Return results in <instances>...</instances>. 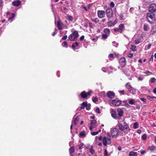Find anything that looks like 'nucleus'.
Segmentation results:
<instances>
[{
	"mask_svg": "<svg viewBox=\"0 0 156 156\" xmlns=\"http://www.w3.org/2000/svg\"><path fill=\"white\" fill-rule=\"evenodd\" d=\"M138 124L137 122L134 123L133 124V128L134 129H136L138 127Z\"/></svg>",
	"mask_w": 156,
	"mask_h": 156,
	"instance_id": "473e14b6",
	"label": "nucleus"
},
{
	"mask_svg": "<svg viewBox=\"0 0 156 156\" xmlns=\"http://www.w3.org/2000/svg\"><path fill=\"white\" fill-rule=\"evenodd\" d=\"M98 133V132H92L91 133V134L93 136H95L97 135Z\"/></svg>",
	"mask_w": 156,
	"mask_h": 156,
	"instance_id": "de8ad7c7",
	"label": "nucleus"
},
{
	"mask_svg": "<svg viewBox=\"0 0 156 156\" xmlns=\"http://www.w3.org/2000/svg\"><path fill=\"white\" fill-rule=\"evenodd\" d=\"M91 20L96 24L99 21V20L98 18L95 19H91Z\"/></svg>",
	"mask_w": 156,
	"mask_h": 156,
	"instance_id": "cd10ccee",
	"label": "nucleus"
},
{
	"mask_svg": "<svg viewBox=\"0 0 156 156\" xmlns=\"http://www.w3.org/2000/svg\"><path fill=\"white\" fill-rule=\"evenodd\" d=\"M147 26L144 24V30H145V31H146L147 30Z\"/></svg>",
	"mask_w": 156,
	"mask_h": 156,
	"instance_id": "603ef678",
	"label": "nucleus"
},
{
	"mask_svg": "<svg viewBox=\"0 0 156 156\" xmlns=\"http://www.w3.org/2000/svg\"><path fill=\"white\" fill-rule=\"evenodd\" d=\"M84 145L83 143H80V144L79 145V148L80 149H81L83 148V146Z\"/></svg>",
	"mask_w": 156,
	"mask_h": 156,
	"instance_id": "79ce46f5",
	"label": "nucleus"
},
{
	"mask_svg": "<svg viewBox=\"0 0 156 156\" xmlns=\"http://www.w3.org/2000/svg\"><path fill=\"white\" fill-rule=\"evenodd\" d=\"M84 36H83V35H82V36H81L80 37V41L83 40L84 39Z\"/></svg>",
	"mask_w": 156,
	"mask_h": 156,
	"instance_id": "0e129e2a",
	"label": "nucleus"
},
{
	"mask_svg": "<svg viewBox=\"0 0 156 156\" xmlns=\"http://www.w3.org/2000/svg\"><path fill=\"white\" fill-rule=\"evenodd\" d=\"M140 99L141 101H143L144 103H145L146 102V99L145 98H140Z\"/></svg>",
	"mask_w": 156,
	"mask_h": 156,
	"instance_id": "3c124183",
	"label": "nucleus"
},
{
	"mask_svg": "<svg viewBox=\"0 0 156 156\" xmlns=\"http://www.w3.org/2000/svg\"><path fill=\"white\" fill-rule=\"evenodd\" d=\"M75 147L74 146L71 147L69 149L70 153H73L74 151Z\"/></svg>",
	"mask_w": 156,
	"mask_h": 156,
	"instance_id": "bb28decb",
	"label": "nucleus"
},
{
	"mask_svg": "<svg viewBox=\"0 0 156 156\" xmlns=\"http://www.w3.org/2000/svg\"><path fill=\"white\" fill-rule=\"evenodd\" d=\"M111 115L113 118L115 119H118V117L117 116L116 112L113 110L111 112Z\"/></svg>",
	"mask_w": 156,
	"mask_h": 156,
	"instance_id": "2eb2a0df",
	"label": "nucleus"
},
{
	"mask_svg": "<svg viewBox=\"0 0 156 156\" xmlns=\"http://www.w3.org/2000/svg\"><path fill=\"white\" fill-rule=\"evenodd\" d=\"M96 121L95 120H91V125H93L94 124L96 123Z\"/></svg>",
	"mask_w": 156,
	"mask_h": 156,
	"instance_id": "49530a36",
	"label": "nucleus"
},
{
	"mask_svg": "<svg viewBox=\"0 0 156 156\" xmlns=\"http://www.w3.org/2000/svg\"><path fill=\"white\" fill-rule=\"evenodd\" d=\"M96 139L97 140H101L102 139V136H100L99 137H96Z\"/></svg>",
	"mask_w": 156,
	"mask_h": 156,
	"instance_id": "a18cd8bd",
	"label": "nucleus"
},
{
	"mask_svg": "<svg viewBox=\"0 0 156 156\" xmlns=\"http://www.w3.org/2000/svg\"><path fill=\"white\" fill-rule=\"evenodd\" d=\"M135 102L133 99H131L129 101V103L130 105H134Z\"/></svg>",
	"mask_w": 156,
	"mask_h": 156,
	"instance_id": "393cba45",
	"label": "nucleus"
},
{
	"mask_svg": "<svg viewBox=\"0 0 156 156\" xmlns=\"http://www.w3.org/2000/svg\"><path fill=\"white\" fill-rule=\"evenodd\" d=\"M149 11L151 13H153L156 11V5L154 3L151 4L148 8Z\"/></svg>",
	"mask_w": 156,
	"mask_h": 156,
	"instance_id": "0eeeda50",
	"label": "nucleus"
},
{
	"mask_svg": "<svg viewBox=\"0 0 156 156\" xmlns=\"http://www.w3.org/2000/svg\"><path fill=\"white\" fill-rule=\"evenodd\" d=\"M79 43L77 42H76L75 43H73L72 45V48L75 51V48L77 47L79 45Z\"/></svg>",
	"mask_w": 156,
	"mask_h": 156,
	"instance_id": "a211bd4d",
	"label": "nucleus"
},
{
	"mask_svg": "<svg viewBox=\"0 0 156 156\" xmlns=\"http://www.w3.org/2000/svg\"><path fill=\"white\" fill-rule=\"evenodd\" d=\"M106 13L108 18V20L110 18H111L113 17V12L111 8H108L106 11Z\"/></svg>",
	"mask_w": 156,
	"mask_h": 156,
	"instance_id": "423d86ee",
	"label": "nucleus"
},
{
	"mask_svg": "<svg viewBox=\"0 0 156 156\" xmlns=\"http://www.w3.org/2000/svg\"><path fill=\"white\" fill-rule=\"evenodd\" d=\"M103 32L106 34H109L110 33V30L108 28H105L103 30Z\"/></svg>",
	"mask_w": 156,
	"mask_h": 156,
	"instance_id": "4be33fe9",
	"label": "nucleus"
},
{
	"mask_svg": "<svg viewBox=\"0 0 156 156\" xmlns=\"http://www.w3.org/2000/svg\"><path fill=\"white\" fill-rule=\"evenodd\" d=\"M78 32L76 30L73 31L68 37L69 39L71 41H75L78 37Z\"/></svg>",
	"mask_w": 156,
	"mask_h": 156,
	"instance_id": "7ed1b4c3",
	"label": "nucleus"
},
{
	"mask_svg": "<svg viewBox=\"0 0 156 156\" xmlns=\"http://www.w3.org/2000/svg\"><path fill=\"white\" fill-rule=\"evenodd\" d=\"M67 35H65L62 37V39L63 40H65L67 39Z\"/></svg>",
	"mask_w": 156,
	"mask_h": 156,
	"instance_id": "864d4df0",
	"label": "nucleus"
},
{
	"mask_svg": "<svg viewBox=\"0 0 156 156\" xmlns=\"http://www.w3.org/2000/svg\"><path fill=\"white\" fill-rule=\"evenodd\" d=\"M150 81L152 83H154L156 81V79L154 78H151Z\"/></svg>",
	"mask_w": 156,
	"mask_h": 156,
	"instance_id": "58836bf2",
	"label": "nucleus"
},
{
	"mask_svg": "<svg viewBox=\"0 0 156 156\" xmlns=\"http://www.w3.org/2000/svg\"><path fill=\"white\" fill-rule=\"evenodd\" d=\"M68 43L66 41H64L62 44V46L65 48H67L68 46Z\"/></svg>",
	"mask_w": 156,
	"mask_h": 156,
	"instance_id": "aec40b11",
	"label": "nucleus"
},
{
	"mask_svg": "<svg viewBox=\"0 0 156 156\" xmlns=\"http://www.w3.org/2000/svg\"><path fill=\"white\" fill-rule=\"evenodd\" d=\"M90 104H87V105L86 106V109L88 110L90 109Z\"/></svg>",
	"mask_w": 156,
	"mask_h": 156,
	"instance_id": "a19ab883",
	"label": "nucleus"
},
{
	"mask_svg": "<svg viewBox=\"0 0 156 156\" xmlns=\"http://www.w3.org/2000/svg\"><path fill=\"white\" fill-rule=\"evenodd\" d=\"M15 16V14L14 13L12 14V16L9 18L8 21H9L10 22H12L13 20L12 19Z\"/></svg>",
	"mask_w": 156,
	"mask_h": 156,
	"instance_id": "b1692460",
	"label": "nucleus"
},
{
	"mask_svg": "<svg viewBox=\"0 0 156 156\" xmlns=\"http://www.w3.org/2000/svg\"><path fill=\"white\" fill-rule=\"evenodd\" d=\"M144 73L145 74L147 75H150L149 73H150L151 74H153L152 73L150 72L149 71H147L145 72H144Z\"/></svg>",
	"mask_w": 156,
	"mask_h": 156,
	"instance_id": "37998d69",
	"label": "nucleus"
},
{
	"mask_svg": "<svg viewBox=\"0 0 156 156\" xmlns=\"http://www.w3.org/2000/svg\"><path fill=\"white\" fill-rule=\"evenodd\" d=\"M129 91H130L131 93H132L133 94H135L136 93L135 90L133 88L131 90H129Z\"/></svg>",
	"mask_w": 156,
	"mask_h": 156,
	"instance_id": "e433bc0d",
	"label": "nucleus"
},
{
	"mask_svg": "<svg viewBox=\"0 0 156 156\" xmlns=\"http://www.w3.org/2000/svg\"><path fill=\"white\" fill-rule=\"evenodd\" d=\"M94 24L91 23H89V27L91 28H93Z\"/></svg>",
	"mask_w": 156,
	"mask_h": 156,
	"instance_id": "5fc2aeb1",
	"label": "nucleus"
},
{
	"mask_svg": "<svg viewBox=\"0 0 156 156\" xmlns=\"http://www.w3.org/2000/svg\"><path fill=\"white\" fill-rule=\"evenodd\" d=\"M138 79L139 80L142 81L143 79V78L141 76H139L137 77Z\"/></svg>",
	"mask_w": 156,
	"mask_h": 156,
	"instance_id": "4d7b16f0",
	"label": "nucleus"
},
{
	"mask_svg": "<svg viewBox=\"0 0 156 156\" xmlns=\"http://www.w3.org/2000/svg\"><path fill=\"white\" fill-rule=\"evenodd\" d=\"M126 87L129 91L131 90L133 88L130 85V83H128L126 84Z\"/></svg>",
	"mask_w": 156,
	"mask_h": 156,
	"instance_id": "f3484780",
	"label": "nucleus"
},
{
	"mask_svg": "<svg viewBox=\"0 0 156 156\" xmlns=\"http://www.w3.org/2000/svg\"><path fill=\"white\" fill-rule=\"evenodd\" d=\"M114 30L115 32H117V31L120 32V30H119V28H115V29H114Z\"/></svg>",
	"mask_w": 156,
	"mask_h": 156,
	"instance_id": "680f3d73",
	"label": "nucleus"
},
{
	"mask_svg": "<svg viewBox=\"0 0 156 156\" xmlns=\"http://www.w3.org/2000/svg\"><path fill=\"white\" fill-rule=\"evenodd\" d=\"M129 156H137V154L136 152L131 151L129 153Z\"/></svg>",
	"mask_w": 156,
	"mask_h": 156,
	"instance_id": "412c9836",
	"label": "nucleus"
},
{
	"mask_svg": "<svg viewBox=\"0 0 156 156\" xmlns=\"http://www.w3.org/2000/svg\"><path fill=\"white\" fill-rule=\"evenodd\" d=\"M107 95L108 98L112 99L114 97L115 94L112 91H109L108 92Z\"/></svg>",
	"mask_w": 156,
	"mask_h": 156,
	"instance_id": "f8f14e48",
	"label": "nucleus"
},
{
	"mask_svg": "<svg viewBox=\"0 0 156 156\" xmlns=\"http://www.w3.org/2000/svg\"><path fill=\"white\" fill-rule=\"evenodd\" d=\"M82 8H83L86 11H87L88 10L87 9V8H86V6H85L83 5L82 6Z\"/></svg>",
	"mask_w": 156,
	"mask_h": 156,
	"instance_id": "e2e57ef3",
	"label": "nucleus"
},
{
	"mask_svg": "<svg viewBox=\"0 0 156 156\" xmlns=\"http://www.w3.org/2000/svg\"><path fill=\"white\" fill-rule=\"evenodd\" d=\"M147 137V135L145 134H143L142 136L141 139L143 140H145L146 139Z\"/></svg>",
	"mask_w": 156,
	"mask_h": 156,
	"instance_id": "7c9ffc66",
	"label": "nucleus"
},
{
	"mask_svg": "<svg viewBox=\"0 0 156 156\" xmlns=\"http://www.w3.org/2000/svg\"><path fill=\"white\" fill-rule=\"evenodd\" d=\"M79 118L78 116L76 117L74 119V123L75 125H76L77 124V122L79 121Z\"/></svg>",
	"mask_w": 156,
	"mask_h": 156,
	"instance_id": "5701e85b",
	"label": "nucleus"
},
{
	"mask_svg": "<svg viewBox=\"0 0 156 156\" xmlns=\"http://www.w3.org/2000/svg\"><path fill=\"white\" fill-rule=\"evenodd\" d=\"M153 30V29H152L150 32V33L151 34H154V33H156V30Z\"/></svg>",
	"mask_w": 156,
	"mask_h": 156,
	"instance_id": "6e6d98bb",
	"label": "nucleus"
},
{
	"mask_svg": "<svg viewBox=\"0 0 156 156\" xmlns=\"http://www.w3.org/2000/svg\"><path fill=\"white\" fill-rule=\"evenodd\" d=\"M119 62L122 66H124L126 64L125 58L124 57L121 58L119 60Z\"/></svg>",
	"mask_w": 156,
	"mask_h": 156,
	"instance_id": "9d476101",
	"label": "nucleus"
},
{
	"mask_svg": "<svg viewBox=\"0 0 156 156\" xmlns=\"http://www.w3.org/2000/svg\"><path fill=\"white\" fill-rule=\"evenodd\" d=\"M127 56H128V57H129L130 58H131L133 56V54H131V53H129L127 55Z\"/></svg>",
	"mask_w": 156,
	"mask_h": 156,
	"instance_id": "13d9d810",
	"label": "nucleus"
},
{
	"mask_svg": "<svg viewBox=\"0 0 156 156\" xmlns=\"http://www.w3.org/2000/svg\"><path fill=\"white\" fill-rule=\"evenodd\" d=\"M147 19L148 22L151 24L155 20V15L153 13H148L147 15Z\"/></svg>",
	"mask_w": 156,
	"mask_h": 156,
	"instance_id": "20e7f679",
	"label": "nucleus"
},
{
	"mask_svg": "<svg viewBox=\"0 0 156 156\" xmlns=\"http://www.w3.org/2000/svg\"><path fill=\"white\" fill-rule=\"evenodd\" d=\"M121 101L118 99H116L112 100V104L113 105L118 106L119 105L121 104Z\"/></svg>",
	"mask_w": 156,
	"mask_h": 156,
	"instance_id": "1a4fd4ad",
	"label": "nucleus"
},
{
	"mask_svg": "<svg viewBox=\"0 0 156 156\" xmlns=\"http://www.w3.org/2000/svg\"><path fill=\"white\" fill-rule=\"evenodd\" d=\"M135 44H138L140 42V41L139 40H136L135 41Z\"/></svg>",
	"mask_w": 156,
	"mask_h": 156,
	"instance_id": "774afa93",
	"label": "nucleus"
},
{
	"mask_svg": "<svg viewBox=\"0 0 156 156\" xmlns=\"http://www.w3.org/2000/svg\"><path fill=\"white\" fill-rule=\"evenodd\" d=\"M92 101L94 102H97L98 101V98L97 97H93L92 98Z\"/></svg>",
	"mask_w": 156,
	"mask_h": 156,
	"instance_id": "4c0bfd02",
	"label": "nucleus"
},
{
	"mask_svg": "<svg viewBox=\"0 0 156 156\" xmlns=\"http://www.w3.org/2000/svg\"><path fill=\"white\" fill-rule=\"evenodd\" d=\"M57 25L58 28L59 30H61L62 29L63 24L60 21H58Z\"/></svg>",
	"mask_w": 156,
	"mask_h": 156,
	"instance_id": "4468645a",
	"label": "nucleus"
},
{
	"mask_svg": "<svg viewBox=\"0 0 156 156\" xmlns=\"http://www.w3.org/2000/svg\"><path fill=\"white\" fill-rule=\"evenodd\" d=\"M148 99L150 101H152L154 98H156V97L154 96L151 97L150 96H147Z\"/></svg>",
	"mask_w": 156,
	"mask_h": 156,
	"instance_id": "2f4dec72",
	"label": "nucleus"
},
{
	"mask_svg": "<svg viewBox=\"0 0 156 156\" xmlns=\"http://www.w3.org/2000/svg\"><path fill=\"white\" fill-rule=\"evenodd\" d=\"M117 112L118 113V115L119 116V117L118 119H119L121 117H122L123 115V111L121 108H118L117 109Z\"/></svg>",
	"mask_w": 156,
	"mask_h": 156,
	"instance_id": "9b49d317",
	"label": "nucleus"
},
{
	"mask_svg": "<svg viewBox=\"0 0 156 156\" xmlns=\"http://www.w3.org/2000/svg\"><path fill=\"white\" fill-rule=\"evenodd\" d=\"M105 12L103 10H99L98 12V15L99 18H104L105 16Z\"/></svg>",
	"mask_w": 156,
	"mask_h": 156,
	"instance_id": "6e6552de",
	"label": "nucleus"
},
{
	"mask_svg": "<svg viewBox=\"0 0 156 156\" xmlns=\"http://www.w3.org/2000/svg\"><path fill=\"white\" fill-rule=\"evenodd\" d=\"M108 37V34H102V37L104 39H106Z\"/></svg>",
	"mask_w": 156,
	"mask_h": 156,
	"instance_id": "f704fd0d",
	"label": "nucleus"
},
{
	"mask_svg": "<svg viewBox=\"0 0 156 156\" xmlns=\"http://www.w3.org/2000/svg\"><path fill=\"white\" fill-rule=\"evenodd\" d=\"M87 101L83 102L81 104V105L82 106H83L84 107H86L87 104Z\"/></svg>",
	"mask_w": 156,
	"mask_h": 156,
	"instance_id": "ea45409f",
	"label": "nucleus"
},
{
	"mask_svg": "<svg viewBox=\"0 0 156 156\" xmlns=\"http://www.w3.org/2000/svg\"><path fill=\"white\" fill-rule=\"evenodd\" d=\"M118 126L119 130L123 133V135L127 133L130 130L129 125L126 122H124L123 124L118 123Z\"/></svg>",
	"mask_w": 156,
	"mask_h": 156,
	"instance_id": "f257e3e1",
	"label": "nucleus"
},
{
	"mask_svg": "<svg viewBox=\"0 0 156 156\" xmlns=\"http://www.w3.org/2000/svg\"><path fill=\"white\" fill-rule=\"evenodd\" d=\"M108 24L109 26L111 27L112 26H114L115 24V23L113 24L112 21H109L108 22Z\"/></svg>",
	"mask_w": 156,
	"mask_h": 156,
	"instance_id": "c756f323",
	"label": "nucleus"
},
{
	"mask_svg": "<svg viewBox=\"0 0 156 156\" xmlns=\"http://www.w3.org/2000/svg\"><path fill=\"white\" fill-rule=\"evenodd\" d=\"M104 156H109L107 151V149H105L104 151Z\"/></svg>",
	"mask_w": 156,
	"mask_h": 156,
	"instance_id": "c03bdc74",
	"label": "nucleus"
},
{
	"mask_svg": "<svg viewBox=\"0 0 156 156\" xmlns=\"http://www.w3.org/2000/svg\"><path fill=\"white\" fill-rule=\"evenodd\" d=\"M96 112L98 113H100L101 112L99 108H97L96 109Z\"/></svg>",
	"mask_w": 156,
	"mask_h": 156,
	"instance_id": "09e8293b",
	"label": "nucleus"
},
{
	"mask_svg": "<svg viewBox=\"0 0 156 156\" xmlns=\"http://www.w3.org/2000/svg\"><path fill=\"white\" fill-rule=\"evenodd\" d=\"M140 152L141 155H143L146 153L145 151L143 150H140Z\"/></svg>",
	"mask_w": 156,
	"mask_h": 156,
	"instance_id": "8fccbe9b",
	"label": "nucleus"
},
{
	"mask_svg": "<svg viewBox=\"0 0 156 156\" xmlns=\"http://www.w3.org/2000/svg\"><path fill=\"white\" fill-rule=\"evenodd\" d=\"M86 136V134L84 132H81L80 134V137H85Z\"/></svg>",
	"mask_w": 156,
	"mask_h": 156,
	"instance_id": "c85d7f7f",
	"label": "nucleus"
},
{
	"mask_svg": "<svg viewBox=\"0 0 156 156\" xmlns=\"http://www.w3.org/2000/svg\"><path fill=\"white\" fill-rule=\"evenodd\" d=\"M110 5L111 7H113L115 5V4L113 2H111L110 4Z\"/></svg>",
	"mask_w": 156,
	"mask_h": 156,
	"instance_id": "bf43d9fd",
	"label": "nucleus"
},
{
	"mask_svg": "<svg viewBox=\"0 0 156 156\" xmlns=\"http://www.w3.org/2000/svg\"><path fill=\"white\" fill-rule=\"evenodd\" d=\"M92 93L91 91H89L87 93V96H90L91 93Z\"/></svg>",
	"mask_w": 156,
	"mask_h": 156,
	"instance_id": "69168bd1",
	"label": "nucleus"
},
{
	"mask_svg": "<svg viewBox=\"0 0 156 156\" xmlns=\"http://www.w3.org/2000/svg\"><path fill=\"white\" fill-rule=\"evenodd\" d=\"M95 126H94L92 125L89 127L90 129V130H92L93 128L95 127Z\"/></svg>",
	"mask_w": 156,
	"mask_h": 156,
	"instance_id": "338daca9",
	"label": "nucleus"
},
{
	"mask_svg": "<svg viewBox=\"0 0 156 156\" xmlns=\"http://www.w3.org/2000/svg\"><path fill=\"white\" fill-rule=\"evenodd\" d=\"M94 150L92 148H90V152L92 154H93L94 152Z\"/></svg>",
	"mask_w": 156,
	"mask_h": 156,
	"instance_id": "052dcab7",
	"label": "nucleus"
},
{
	"mask_svg": "<svg viewBox=\"0 0 156 156\" xmlns=\"http://www.w3.org/2000/svg\"><path fill=\"white\" fill-rule=\"evenodd\" d=\"M103 145L105 146H106L107 144H111V142L110 136H109L107 137H104L103 138Z\"/></svg>",
	"mask_w": 156,
	"mask_h": 156,
	"instance_id": "39448f33",
	"label": "nucleus"
},
{
	"mask_svg": "<svg viewBox=\"0 0 156 156\" xmlns=\"http://www.w3.org/2000/svg\"><path fill=\"white\" fill-rule=\"evenodd\" d=\"M155 147L154 145L150 146L148 147L149 149L151 151L155 150Z\"/></svg>",
	"mask_w": 156,
	"mask_h": 156,
	"instance_id": "a878e982",
	"label": "nucleus"
},
{
	"mask_svg": "<svg viewBox=\"0 0 156 156\" xmlns=\"http://www.w3.org/2000/svg\"><path fill=\"white\" fill-rule=\"evenodd\" d=\"M136 47L134 45H132L131 49L133 51H135L136 50Z\"/></svg>",
	"mask_w": 156,
	"mask_h": 156,
	"instance_id": "72a5a7b5",
	"label": "nucleus"
},
{
	"mask_svg": "<svg viewBox=\"0 0 156 156\" xmlns=\"http://www.w3.org/2000/svg\"><path fill=\"white\" fill-rule=\"evenodd\" d=\"M81 96L82 98H86L87 97V92L85 91L82 92L81 93Z\"/></svg>",
	"mask_w": 156,
	"mask_h": 156,
	"instance_id": "dca6fc26",
	"label": "nucleus"
},
{
	"mask_svg": "<svg viewBox=\"0 0 156 156\" xmlns=\"http://www.w3.org/2000/svg\"><path fill=\"white\" fill-rule=\"evenodd\" d=\"M68 19L69 21H72L73 20V16L70 15L68 16Z\"/></svg>",
	"mask_w": 156,
	"mask_h": 156,
	"instance_id": "c9c22d12",
	"label": "nucleus"
},
{
	"mask_svg": "<svg viewBox=\"0 0 156 156\" xmlns=\"http://www.w3.org/2000/svg\"><path fill=\"white\" fill-rule=\"evenodd\" d=\"M21 3L20 1H14L12 2V5L14 6H18L20 5Z\"/></svg>",
	"mask_w": 156,
	"mask_h": 156,
	"instance_id": "ddd939ff",
	"label": "nucleus"
},
{
	"mask_svg": "<svg viewBox=\"0 0 156 156\" xmlns=\"http://www.w3.org/2000/svg\"><path fill=\"white\" fill-rule=\"evenodd\" d=\"M119 29L120 30V32L122 33L123 29L124 28V25L123 24H121L119 27Z\"/></svg>",
	"mask_w": 156,
	"mask_h": 156,
	"instance_id": "6ab92c4d",
	"label": "nucleus"
},
{
	"mask_svg": "<svg viewBox=\"0 0 156 156\" xmlns=\"http://www.w3.org/2000/svg\"><path fill=\"white\" fill-rule=\"evenodd\" d=\"M111 135L113 137H117L119 135L123 136L122 132H120L119 130L117 128L113 129L111 132Z\"/></svg>",
	"mask_w": 156,
	"mask_h": 156,
	"instance_id": "f03ea898",
	"label": "nucleus"
}]
</instances>
